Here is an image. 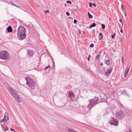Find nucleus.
I'll list each match as a JSON object with an SVG mask.
<instances>
[{
	"label": "nucleus",
	"mask_w": 132,
	"mask_h": 132,
	"mask_svg": "<svg viewBox=\"0 0 132 132\" xmlns=\"http://www.w3.org/2000/svg\"><path fill=\"white\" fill-rule=\"evenodd\" d=\"M67 3H69L70 4H71V1H67Z\"/></svg>",
	"instance_id": "obj_28"
},
{
	"label": "nucleus",
	"mask_w": 132,
	"mask_h": 132,
	"mask_svg": "<svg viewBox=\"0 0 132 132\" xmlns=\"http://www.w3.org/2000/svg\"><path fill=\"white\" fill-rule=\"evenodd\" d=\"M50 67V66L49 65L48 66L46 67L45 68V70H46L48 68H49Z\"/></svg>",
	"instance_id": "obj_30"
},
{
	"label": "nucleus",
	"mask_w": 132,
	"mask_h": 132,
	"mask_svg": "<svg viewBox=\"0 0 132 132\" xmlns=\"http://www.w3.org/2000/svg\"><path fill=\"white\" fill-rule=\"evenodd\" d=\"M10 2L12 4V5H13V4H14L12 1H10Z\"/></svg>",
	"instance_id": "obj_37"
},
{
	"label": "nucleus",
	"mask_w": 132,
	"mask_h": 132,
	"mask_svg": "<svg viewBox=\"0 0 132 132\" xmlns=\"http://www.w3.org/2000/svg\"><path fill=\"white\" fill-rule=\"evenodd\" d=\"M121 61L122 63L123 64L124 63V57L122 56L121 58Z\"/></svg>",
	"instance_id": "obj_24"
},
{
	"label": "nucleus",
	"mask_w": 132,
	"mask_h": 132,
	"mask_svg": "<svg viewBox=\"0 0 132 132\" xmlns=\"http://www.w3.org/2000/svg\"><path fill=\"white\" fill-rule=\"evenodd\" d=\"M69 18H70V19H71V18L70 17H69Z\"/></svg>",
	"instance_id": "obj_53"
},
{
	"label": "nucleus",
	"mask_w": 132,
	"mask_h": 132,
	"mask_svg": "<svg viewBox=\"0 0 132 132\" xmlns=\"http://www.w3.org/2000/svg\"><path fill=\"white\" fill-rule=\"evenodd\" d=\"M120 32L122 33L123 32V31H122V28H121V29L120 30Z\"/></svg>",
	"instance_id": "obj_45"
},
{
	"label": "nucleus",
	"mask_w": 132,
	"mask_h": 132,
	"mask_svg": "<svg viewBox=\"0 0 132 132\" xmlns=\"http://www.w3.org/2000/svg\"><path fill=\"white\" fill-rule=\"evenodd\" d=\"M100 55H97L96 57V59L97 60H98L100 58Z\"/></svg>",
	"instance_id": "obj_22"
},
{
	"label": "nucleus",
	"mask_w": 132,
	"mask_h": 132,
	"mask_svg": "<svg viewBox=\"0 0 132 132\" xmlns=\"http://www.w3.org/2000/svg\"><path fill=\"white\" fill-rule=\"evenodd\" d=\"M65 6H66V5H65Z\"/></svg>",
	"instance_id": "obj_54"
},
{
	"label": "nucleus",
	"mask_w": 132,
	"mask_h": 132,
	"mask_svg": "<svg viewBox=\"0 0 132 132\" xmlns=\"http://www.w3.org/2000/svg\"><path fill=\"white\" fill-rule=\"evenodd\" d=\"M125 95L128 97H129L130 96L127 93L125 94Z\"/></svg>",
	"instance_id": "obj_34"
},
{
	"label": "nucleus",
	"mask_w": 132,
	"mask_h": 132,
	"mask_svg": "<svg viewBox=\"0 0 132 132\" xmlns=\"http://www.w3.org/2000/svg\"><path fill=\"white\" fill-rule=\"evenodd\" d=\"M69 98L72 99L74 97V95L72 92H69Z\"/></svg>",
	"instance_id": "obj_13"
},
{
	"label": "nucleus",
	"mask_w": 132,
	"mask_h": 132,
	"mask_svg": "<svg viewBox=\"0 0 132 132\" xmlns=\"http://www.w3.org/2000/svg\"><path fill=\"white\" fill-rule=\"evenodd\" d=\"M92 5L93 4L92 3H90L89 4V7H91L92 6Z\"/></svg>",
	"instance_id": "obj_31"
},
{
	"label": "nucleus",
	"mask_w": 132,
	"mask_h": 132,
	"mask_svg": "<svg viewBox=\"0 0 132 132\" xmlns=\"http://www.w3.org/2000/svg\"><path fill=\"white\" fill-rule=\"evenodd\" d=\"M99 100V99L97 97H95L94 99L89 100V103L87 107L91 109L95 104H97Z\"/></svg>",
	"instance_id": "obj_2"
},
{
	"label": "nucleus",
	"mask_w": 132,
	"mask_h": 132,
	"mask_svg": "<svg viewBox=\"0 0 132 132\" xmlns=\"http://www.w3.org/2000/svg\"><path fill=\"white\" fill-rule=\"evenodd\" d=\"M25 79L27 81V85L31 89H34L35 86V83L34 81L30 77H26Z\"/></svg>",
	"instance_id": "obj_1"
},
{
	"label": "nucleus",
	"mask_w": 132,
	"mask_h": 132,
	"mask_svg": "<svg viewBox=\"0 0 132 132\" xmlns=\"http://www.w3.org/2000/svg\"><path fill=\"white\" fill-rule=\"evenodd\" d=\"M112 67L110 68L109 71L108 72L105 73V74L106 76H108L110 74L112 70Z\"/></svg>",
	"instance_id": "obj_11"
},
{
	"label": "nucleus",
	"mask_w": 132,
	"mask_h": 132,
	"mask_svg": "<svg viewBox=\"0 0 132 132\" xmlns=\"http://www.w3.org/2000/svg\"><path fill=\"white\" fill-rule=\"evenodd\" d=\"M121 43L122 42V39L121 38Z\"/></svg>",
	"instance_id": "obj_51"
},
{
	"label": "nucleus",
	"mask_w": 132,
	"mask_h": 132,
	"mask_svg": "<svg viewBox=\"0 0 132 132\" xmlns=\"http://www.w3.org/2000/svg\"><path fill=\"white\" fill-rule=\"evenodd\" d=\"M10 130L11 131H14V132H15V131L12 128H11L10 129Z\"/></svg>",
	"instance_id": "obj_42"
},
{
	"label": "nucleus",
	"mask_w": 132,
	"mask_h": 132,
	"mask_svg": "<svg viewBox=\"0 0 132 132\" xmlns=\"http://www.w3.org/2000/svg\"><path fill=\"white\" fill-rule=\"evenodd\" d=\"M103 65V63H101L100 64V66L102 65Z\"/></svg>",
	"instance_id": "obj_47"
},
{
	"label": "nucleus",
	"mask_w": 132,
	"mask_h": 132,
	"mask_svg": "<svg viewBox=\"0 0 132 132\" xmlns=\"http://www.w3.org/2000/svg\"><path fill=\"white\" fill-rule=\"evenodd\" d=\"M13 6H16V7H19V6H18L16 5L15 4H13Z\"/></svg>",
	"instance_id": "obj_36"
},
{
	"label": "nucleus",
	"mask_w": 132,
	"mask_h": 132,
	"mask_svg": "<svg viewBox=\"0 0 132 132\" xmlns=\"http://www.w3.org/2000/svg\"><path fill=\"white\" fill-rule=\"evenodd\" d=\"M7 29V32L9 33L12 32L13 31V30L12 29L11 27L10 26H9L8 27Z\"/></svg>",
	"instance_id": "obj_14"
},
{
	"label": "nucleus",
	"mask_w": 132,
	"mask_h": 132,
	"mask_svg": "<svg viewBox=\"0 0 132 132\" xmlns=\"http://www.w3.org/2000/svg\"><path fill=\"white\" fill-rule=\"evenodd\" d=\"M88 16L89 19H92L93 18L92 16L90 14H89V15H88Z\"/></svg>",
	"instance_id": "obj_26"
},
{
	"label": "nucleus",
	"mask_w": 132,
	"mask_h": 132,
	"mask_svg": "<svg viewBox=\"0 0 132 132\" xmlns=\"http://www.w3.org/2000/svg\"><path fill=\"white\" fill-rule=\"evenodd\" d=\"M110 60L109 59L108 61L105 60V64L108 65H109L110 64Z\"/></svg>",
	"instance_id": "obj_19"
},
{
	"label": "nucleus",
	"mask_w": 132,
	"mask_h": 132,
	"mask_svg": "<svg viewBox=\"0 0 132 132\" xmlns=\"http://www.w3.org/2000/svg\"><path fill=\"white\" fill-rule=\"evenodd\" d=\"M69 132H77L73 129H68Z\"/></svg>",
	"instance_id": "obj_16"
},
{
	"label": "nucleus",
	"mask_w": 132,
	"mask_h": 132,
	"mask_svg": "<svg viewBox=\"0 0 132 132\" xmlns=\"http://www.w3.org/2000/svg\"><path fill=\"white\" fill-rule=\"evenodd\" d=\"M127 93V92L125 90H124L123 91H122L121 92V94H123L124 95H125V94Z\"/></svg>",
	"instance_id": "obj_21"
},
{
	"label": "nucleus",
	"mask_w": 132,
	"mask_h": 132,
	"mask_svg": "<svg viewBox=\"0 0 132 132\" xmlns=\"http://www.w3.org/2000/svg\"><path fill=\"white\" fill-rule=\"evenodd\" d=\"M9 92L11 93V94L14 92L13 89L11 87H9Z\"/></svg>",
	"instance_id": "obj_15"
},
{
	"label": "nucleus",
	"mask_w": 132,
	"mask_h": 132,
	"mask_svg": "<svg viewBox=\"0 0 132 132\" xmlns=\"http://www.w3.org/2000/svg\"><path fill=\"white\" fill-rule=\"evenodd\" d=\"M77 21L76 20V19H75L74 20V23L76 24L77 23Z\"/></svg>",
	"instance_id": "obj_35"
},
{
	"label": "nucleus",
	"mask_w": 132,
	"mask_h": 132,
	"mask_svg": "<svg viewBox=\"0 0 132 132\" xmlns=\"http://www.w3.org/2000/svg\"><path fill=\"white\" fill-rule=\"evenodd\" d=\"M78 32L80 34H81V31H80V30H79L78 31Z\"/></svg>",
	"instance_id": "obj_43"
},
{
	"label": "nucleus",
	"mask_w": 132,
	"mask_h": 132,
	"mask_svg": "<svg viewBox=\"0 0 132 132\" xmlns=\"http://www.w3.org/2000/svg\"><path fill=\"white\" fill-rule=\"evenodd\" d=\"M18 34L25 33L26 30L24 27L23 26L19 27L18 29Z\"/></svg>",
	"instance_id": "obj_6"
},
{
	"label": "nucleus",
	"mask_w": 132,
	"mask_h": 132,
	"mask_svg": "<svg viewBox=\"0 0 132 132\" xmlns=\"http://www.w3.org/2000/svg\"><path fill=\"white\" fill-rule=\"evenodd\" d=\"M124 14H125V16H127V15H126V13H125Z\"/></svg>",
	"instance_id": "obj_49"
},
{
	"label": "nucleus",
	"mask_w": 132,
	"mask_h": 132,
	"mask_svg": "<svg viewBox=\"0 0 132 132\" xmlns=\"http://www.w3.org/2000/svg\"><path fill=\"white\" fill-rule=\"evenodd\" d=\"M33 51L32 50H28L27 51V55L29 57H31L33 55Z\"/></svg>",
	"instance_id": "obj_9"
},
{
	"label": "nucleus",
	"mask_w": 132,
	"mask_h": 132,
	"mask_svg": "<svg viewBox=\"0 0 132 132\" xmlns=\"http://www.w3.org/2000/svg\"><path fill=\"white\" fill-rule=\"evenodd\" d=\"M96 26V24L95 23H93L91 26L89 27V28L91 29L93 27H94Z\"/></svg>",
	"instance_id": "obj_18"
},
{
	"label": "nucleus",
	"mask_w": 132,
	"mask_h": 132,
	"mask_svg": "<svg viewBox=\"0 0 132 132\" xmlns=\"http://www.w3.org/2000/svg\"><path fill=\"white\" fill-rule=\"evenodd\" d=\"M101 25L102 27V28L103 29H104L105 27V25L104 24H102Z\"/></svg>",
	"instance_id": "obj_25"
},
{
	"label": "nucleus",
	"mask_w": 132,
	"mask_h": 132,
	"mask_svg": "<svg viewBox=\"0 0 132 132\" xmlns=\"http://www.w3.org/2000/svg\"><path fill=\"white\" fill-rule=\"evenodd\" d=\"M127 74L125 73V77H126L127 76Z\"/></svg>",
	"instance_id": "obj_44"
},
{
	"label": "nucleus",
	"mask_w": 132,
	"mask_h": 132,
	"mask_svg": "<svg viewBox=\"0 0 132 132\" xmlns=\"http://www.w3.org/2000/svg\"><path fill=\"white\" fill-rule=\"evenodd\" d=\"M99 36L100 37V38L99 39L100 40H101L102 39L103 37L102 33L101 32L99 34Z\"/></svg>",
	"instance_id": "obj_17"
},
{
	"label": "nucleus",
	"mask_w": 132,
	"mask_h": 132,
	"mask_svg": "<svg viewBox=\"0 0 132 132\" xmlns=\"http://www.w3.org/2000/svg\"><path fill=\"white\" fill-rule=\"evenodd\" d=\"M110 124L116 126L118 125V121L116 119H114L113 117H111L109 122Z\"/></svg>",
	"instance_id": "obj_5"
},
{
	"label": "nucleus",
	"mask_w": 132,
	"mask_h": 132,
	"mask_svg": "<svg viewBox=\"0 0 132 132\" xmlns=\"http://www.w3.org/2000/svg\"><path fill=\"white\" fill-rule=\"evenodd\" d=\"M94 45L93 44H92L90 45V47H94Z\"/></svg>",
	"instance_id": "obj_33"
},
{
	"label": "nucleus",
	"mask_w": 132,
	"mask_h": 132,
	"mask_svg": "<svg viewBox=\"0 0 132 132\" xmlns=\"http://www.w3.org/2000/svg\"><path fill=\"white\" fill-rule=\"evenodd\" d=\"M88 15H89V14H90L89 13V12H88Z\"/></svg>",
	"instance_id": "obj_52"
},
{
	"label": "nucleus",
	"mask_w": 132,
	"mask_h": 132,
	"mask_svg": "<svg viewBox=\"0 0 132 132\" xmlns=\"http://www.w3.org/2000/svg\"><path fill=\"white\" fill-rule=\"evenodd\" d=\"M111 37L112 38H114V35H111Z\"/></svg>",
	"instance_id": "obj_41"
},
{
	"label": "nucleus",
	"mask_w": 132,
	"mask_h": 132,
	"mask_svg": "<svg viewBox=\"0 0 132 132\" xmlns=\"http://www.w3.org/2000/svg\"><path fill=\"white\" fill-rule=\"evenodd\" d=\"M115 116L117 118L121 120L125 118V115L123 112L119 110L117 111L116 114Z\"/></svg>",
	"instance_id": "obj_4"
},
{
	"label": "nucleus",
	"mask_w": 132,
	"mask_h": 132,
	"mask_svg": "<svg viewBox=\"0 0 132 132\" xmlns=\"http://www.w3.org/2000/svg\"><path fill=\"white\" fill-rule=\"evenodd\" d=\"M121 9H122V10L123 11H124V9H123V5L122 4L121 5Z\"/></svg>",
	"instance_id": "obj_32"
},
{
	"label": "nucleus",
	"mask_w": 132,
	"mask_h": 132,
	"mask_svg": "<svg viewBox=\"0 0 132 132\" xmlns=\"http://www.w3.org/2000/svg\"><path fill=\"white\" fill-rule=\"evenodd\" d=\"M116 33H114V34H113V35H114V36H115L116 35Z\"/></svg>",
	"instance_id": "obj_48"
},
{
	"label": "nucleus",
	"mask_w": 132,
	"mask_h": 132,
	"mask_svg": "<svg viewBox=\"0 0 132 132\" xmlns=\"http://www.w3.org/2000/svg\"><path fill=\"white\" fill-rule=\"evenodd\" d=\"M90 57H91L90 55H89V56H88V57H89V58H90Z\"/></svg>",
	"instance_id": "obj_50"
},
{
	"label": "nucleus",
	"mask_w": 132,
	"mask_h": 132,
	"mask_svg": "<svg viewBox=\"0 0 132 132\" xmlns=\"http://www.w3.org/2000/svg\"><path fill=\"white\" fill-rule=\"evenodd\" d=\"M88 60V61H89V57H88V59H87Z\"/></svg>",
	"instance_id": "obj_46"
},
{
	"label": "nucleus",
	"mask_w": 132,
	"mask_h": 132,
	"mask_svg": "<svg viewBox=\"0 0 132 132\" xmlns=\"http://www.w3.org/2000/svg\"><path fill=\"white\" fill-rule=\"evenodd\" d=\"M119 21L121 23L122 27L123 25V23H122V20L121 19H120Z\"/></svg>",
	"instance_id": "obj_29"
},
{
	"label": "nucleus",
	"mask_w": 132,
	"mask_h": 132,
	"mask_svg": "<svg viewBox=\"0 0 132 132\" xmlns=\"http://www.w3.org/2000/svg\"><path fill=\"white\" fill-rule=\"evenodd\" d=\"M93 5L95 7H96V5L95 3H93Z\"/></svg>",
	"instance_id": "obj_38"
},
{
	"label": "nucleus",
	"mask_w": 132,
	"mask_h": 132,
	"mask_svg": "<svg viewBox=\"0 0 132 132\" xmlns=\"http://www.w3.org/2000/svg\"><path fill=\"white\" fill-rule=\"evenodd\" d=\"M49 12V11L48 10L44 11V12L46 14H47V12Z\"/></svg>",
	"instance_id": "obj_39"
},
{
	"label": "nucleus",
	"mask_w": 132,
	"mask_h": 132,
	"mask_svg": "<svg viewBox=\"0 0 132 132\" xmlns=\"http://www.w3.org/2000/svg\"><path fill=\"white\" fill-rule=\"evenodd\" d=\"M66 14H67V16H69V13L68 12H66Z\"/></svg>",
	"instance_id": "obj_40"
},
{
	"label": "nucleus",
	"mask_w": 132,
	"mask_h": 132,
	"mask_svg": "<svg viewBox=\"0 0 132 132\" xmlns=\"http://www.w3.org/2000/svg\"><path fill=\"white\" fill-rule=\"evenodd\" d=\"M130 68V67H129L128 69H127V68L126 70H125V73H126L127 74H128Z\"/></svg>",
	"instance_id": "obj_20"
},
{
	"label": "nucleus",
	"mask_w": 132,
	"mask_h": 132,
	"mask_svg": "<svg viewBox=\"0 0 132 132\" xmlns=\"http://www.w3.org/2000/svg\"><path fill=\"white\" fill-rule=\"evenodd\" d=\"M126 132H132L131 131V130L129 128V129Z\"/></svg>",
	"instance_id": "obj_27"
},
{
	"label": "nucleus",
	"mask_w": 132,
	"mask_h": 132,
	"mask_svg": "<svg viewBox=\"0 0 132 132\" xmlns=\"http://www.w3.org/2000/svg\"><path fill=\"white\" fill-rule=\"evenodd\" d=\"M9 57V54L7 52L5 51L0 52V58L4 60H7Z\"/></svg>",
	"instance_id": "obj_3"
},
{
	"label": "nucleus",
	"mask_w": 132,
	"mask_h": 132,
	"mask_svg": "<svg viewBox=\"0 0 132 132\" xmlns=\"http://www.w3.org/2000/svg\"><path fill=\"white\" fill-rule=\"evenodd\" d=\"M14 97L15 98L19 103L21 102V100L20 98L19 97L18 95H17Z\"/></svg>",
	"instance_id": "obj_12"
},
{
	"label": "nucleus",
	"mask_w": 132,
	"mask_h": 132,
	"mask_svg": "<svg viewBox=\"0 0 132 132\" xmlns=\"http://www.w3.org/2000/svg\"><path fill=\"white\" fill-rule=\"evenodd\" d=\"M1 127L2 129V130L3 131H6L8 130L9 128L7 127H4L3 125L1 123Z\"/></svg>",
	"instance_id": "obj_10"
},
{
	"label": "nucleus",
	"mask_w": 132,
	"mask_h": 132,
	"mask_svg": "<svg viewBox=\"0 0 132 132\" xmlns=\"http://www.w3.org/2000/svg\"><path fill=\"white\" fill-rule=\"evenodd\" d=\"M12 94L14 97H15L16 96V95H18L15 92L13 93Z\"/></svg>",
	"instance_id": "obj_23"
},
{
	"label": "nucleus",
	"mask_w": 132,
	"mask_h": 132,
	"mask_svg": "<svg viewBox=\"0 0 132 132\" xmlns=\"http://www.w3.org/2000/svg\"><path fill=\"white\" fill-rule=\"evenodd\" d=\"M26 36L25 33L18 34V38L19 40H22L24 39Z\"/></svg>",
	"instance_id": "obj_7"
},
{
	"label": "nucleus",
	"mask_w": 132,
	"mask_h": 132,
	"mask_svg": "<svg viewBox=\"0 0 132 132\" xmlns=\"http://www.w3.org/2000/svg\"><path fill=\"white\" fill-rule=\"evenodd\" d=\"M9 119L8 113L7 112H5L4 114V117L3 119L2 120L0 121L1 123L3 121H7L9 120Z\"/></svg>",
	"instance_id": "obj_8"
}]
</instances>
